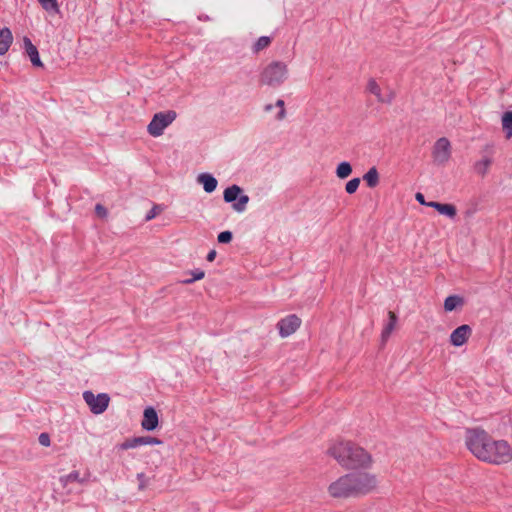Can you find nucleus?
<instances>
[{"instance_id": "34", "label": "nucleus", "mask_w": 512, "mask_h": 512, "mask_svg": "<svg viewBox=\"0 0 512 512\" xmlns=\"http://www.w3.org/2000/svg\"><path fill=\"white\" fill-rule=\"evenodd\" d=\"M38 440L42 446L48 447L50 445V436L47 433H41Z\"/></svg>"}, {"instance_id": "2", "label": "nucleus", "mask_w": 512, "mask_h": 512, "mask_svg": "<svg viewBox=\"0 0 512 512\" xmlns=\"http://www.w3.org/2000/svg\"><path fill=\"white\" fill-rule=\"evenodd\" d=\"M328 452L341 466L348 469L366 467L371 463V456L362 447L351 442H339Z\"/></svg>"}, {"instance_id": "8", "label": "nucleus", "mask_w": 512, "mask_h": 512, "mask_svg": "<svg viewBox=\"0 0 512 512\" xmlns=\"http://www.w3.org/2000/svg\"><path fill=\"white\" fill-rule=\"evenodd\" d=\"M432 157L437 165H445L451 157V144L446 137L439 138L432 149Z\"/></svg>"}, {"instance_id": "14", "label": "nucleus", "mask_w": 512, "mask_h": 512, "mask_svg": "<svg viewBox=\"0 0 512 512\" xmlns=\"http://www.w3.org/2000/svg\"><path fill=\"white\" fill-rule=\"evenodd\" d=\"M197 181L203 185V189L206 193L214 192L218 184L217 179L208 173L199 174Z\"/></svg>"}, {"instance_id": "13", "label": "nucleus", "mask_w": 512, "mask_h": 512, "mask_svg": "<svg viewBox=\"0 0 512 512\" xmlns=\"http://www.w3.org/2000/svg\"><path fill=\"white\" fill-rule=\"evenodd\" d=\"M142 428L147 431H153L158 426V415L153 407H147L144 410Z\"/></svg>"}, {"instance_id": "25", "label": "nucleus", "mask_w": 512, "mask_h": 512, "mask_svg": "<svg viewBox=\"0 0 512 512\" xmlns=\"http://www.w3.org/2000/svg\"><path fill=\"white\" fill-rule=\"evenodd\" d=\"M368 91L377 97L379 102H384V97L381 95V89L374 79H370L367 84Z\"/></svg>"}, {"instance_id": "36", "label": "nucleus", "mask_w": 512, "mask_h": 512, "mask_svg": "<svg viewBox=\"0 0 512 512\" xmlns=\"http://www.w3.org/2000/svg\"><path fill=\"white\" fill-rule=\"evenodd\" d=\"M415 198L421 205H427V202L425 201L424 195L422 193L418 192L415 195Z\"/></svg>"}, {"instance_id": "17", "label": "nucleus", "mask_w": 512, "mask_h": 512, "mask_svg": "<svg viewBox=\"0 0 512 512\" xmlns=\"http://www.w3.org/2000/svg\"><path fill=\"white\" fill-rule=\"evenodd\" d=\"M241 193L242 188L236 184H233L224 190L223 199L227 203H235Z\"/></svg>"}, {"instance_id": "1", "label": "nucleus", "mask_w": 512, "mask_h": 512, "mask_svg": "<svg viewBox=\"0 0 512 512\" xmlns=\"http://www.w3.org/2000/svg\"><path fill=\"white\" fill-rule=\"evenodd\" d=\"M465 443L469 451L481 461L500 465L512 459V449L508 442L493 439L481 428L467 429Z\"/></svg>"}, {"instance_id": "10", "label": "nucleus", "mask_w": 512, "mask_h": 512, "mask_svg": "<svg viewBox=\"0 0 512 512\" xmlns=\"http://www.w3.org/2000/svg\"><path fill=\"white\" fill-rule=\"evenodd\" d=\"M160 444H162V441L156 437L140 436V437H134L131 439H127L120 445V449L128 450V449L137 448V447L143 446V445H160Z\"/></svg>"}, {"instance_id": "18", "label": "nucleus", "mask_w": 512, "mask_h": 512, "mask_svg": "<svg viewBox=\"0 0 512 512\" xmlns=\"http://www.w3.org/2000/svg\"><path fill=\"white\" fill-rule=\"evenodd\" d=\"M367 186L374 188L379 184V173L376 167H371L363 176Z\"/></svg>"}, {"instance_id": "24", "label": "nucleus", "mask_w": 512, "mask_h": 512, "mask_svg": "<svg viewBox=\"0 0 512 512\" xmlns=\"http://www.w3.org/2000/svg\"><path fill=\"white\" fill-rule=\"evenodd\" d=\"M271 41L272 39L269 36L259 37L258 40L253 45V52L256 54L259 53L261 50L267 48L271 44Z\"/></svg>"}, {"instance_id": "26", "label": "nucleus", "mask_w": 512, "mask_h": 512, "mask_svg": "<svg viewBox=\"0 0 512 512\" xmlns=\"http://www.w3.org/2000/svg\"><path fill=\"white\" fill-rule=\"evenodd\" d=\"M438 212L442 215H445L449 218H454L457 214L456 207L452 204H443L441 203Z\"/></svg>"}, {"instance_id": "4", "label": "nucleus", "mask_w": 512, "mask_h": 512, "mask_svg": "<svg viewBox=\"0 0 512 512\" xmlns=\"http://www.w3.org/2000/svg\"><path fill=\"white\" fill-rule=\"evenodd\" d=\"M176 117L177 114L174 110L154 114L152 120L147 126L148 133L153 137L161 136L165 128H167L176 119Z\"/></svg>"}, {"instance_id": "35", "label": "nucleus", "mask_w": 512, "mask_h": 512, "mask_svg": "<svg viewBox=\"0 0 512 512\" xmlns=\"http://www.w3.org/2000/svg\"><path fill=\"white\" fill-rule=\"evenodd\" d=\"M95 213L97 214V216H99L101 218L106 217L108 214L107 209L101 204H97L95 206Z\"/></svg>"}, {"instance_id": "27", "label": "nucleus", "mask_w": 512, "mask_h": 512, "mask_svg": "<svg viewBox=\"0 0 512 512\" xmlns=\"http://www.w3.org/2000/svg\"><path fill=\"white\" fill-rule=\"evenodd\" d=\"M60 480L64 485H67L68 483L71 482L83 483V480L80 478V474L78 471H72L68 475L61 477Z\"/></svg>"}, {"instance_id": "16", "label": "nucleus", "mask_w": 512, "mask_h": 512, "mask_svg": "<svg viewBox=\"0 0 512 512\" xmlns=\"http://www.w3.org/2000/svg\"><path fill=\"white\" fill-rule=\"evenodd\" d=\"M388 316H389V321L385 325V327L383 328L382 333H381V339H382L383 343H385L388 340V338L390 337V335H391L392 331L394 330L395 325L397 323V316L394 312L389 311Z\"/></svg>"}, {"instance_id": "7", "label": "nucleus", "mask_w": 512, "mask_h": 512, "mask_svg": "<svg viewBox=\"0 0 512 512\" xmlns=\"http://www.w3.org/2000/svg\"><path fill=\"white\" fill-rule=\"evenodd\" d=\"M330 495L334 498H347L354 496L352 482L349 474L340 477L328 487Z\"/></svg>"}, {"instance_id": "6", "label": "nucleus", "mask_w": 512, "mask_h": 512, "mask_svg": "<svg viewBox=\"0 0 512 512\" xmlns=\"http://www.w3.org/2000/svg\"><path fill=\"white\" fill-rule=\"evenodd\" d=\"M83 399L89 406L91 412L96 415L103 413L107 409L110 402V397L108 394L99 393L95 395L92 391H84Z\"/></svg>"}, {"instance_id": "5", "label": "nucleus", "mask_w": 512, "mask_h": 512, "mask_svg": "<svg viewBox=\"0 0 512 512\" xmlns=\"http://www.w3.org/2000/svg\"><path fill=\"white\" fill-rule=\"evenodd\" d=\"M354 496L360 494H367L372 491L377 484L376 478L374 475L365 472H356L349 474Z\"/></svg>"}, {"instance_id": "40", "label": "nucleus", "mask_w": 512, "mask_h": 512, "mask_svg": "<svg viewBox=\"0 0 512 512\" xmlns=\"http://www.w3.org/2000/svg\"><path fill=\"white\" fill-rule=\"evenodd\" d=\"M441 203L439 202H434V201H431V202H427V205L428 207H432L434 208L435 210L438 211L439 207H440Z\"/></svg>"}, {"instance_id": "29", "label": "nucleus", "mask_w": 512, "mask_h": 512, "mask_svg": "<svg viewBox=\"0 0 512 512\" xmlns=\"http://www.w3.org/2000/svg\"><path fill=\"white\" fill-rule=\"evenodd\" d=\"M359 185H360V178H353L346 183L345 191L348 194H353L357 191Z\"/></svg>"}, {"instance_id": "20", "label": "nucleus", "mask_w": 512, "mask_h": 512, "mask_svg": "<svg viewBox=\"0 0 512 512\" xmlns=\"http://www.w3.org/2000/svg\"><path fill=\"white\" fill-rule=\"evenodd\" d=\"M492 164V160L489 157H484L480 161H477L474 164V170L477 174L484 176L488 172L490 165Z\"/></svg>"}, {"instance_id": "42", "label": "nucleus", "mask_w": 512, "mask_h": 512, "mask_svg": "<svg viewBox=\"0 0 512 512\" xmlns=\"http://www.w3.org/2000/svg\"><path fill=\"white\" fill-rule=\"evenodd\" d=\"M264 109H265V111L269 112V111H271L273 109V105L272 104H267Z\"/></svg>"}, {"instance_id": "22", "label": "nucleus", "mask_w": 512, "mask_h": 512, "mask_svg": "<svg viewBox=\"0 0 512 512\" xmlns=\"http://www.w3.org/2000/svg\"><path fill=\"white\" fill-rule=\"evenodd\" d=\"M502 127L506 134V137H512V111H507L503 114Z\"/></svg>"}, {"instance_id": "19", "label": "nucleus", "mask_w": 512, "mask_h": 512, "mask_svg": "<svg viewBox=\"0 0 512 512\" xmlns=\"http://www.w3.org/2000/svg\"><path fill=\"white\" fill-rule=\"evenodd\" d=\"M463 304V298L458 295L448 296L444 301V309L447 312H451L458 306Z\"/></svg>"}, {"instance_id": "21", "label": "nucleus", "mask_w": 512, "mask_h": 512, "mask_svg": "<svg viewBox=\"0 0 512 512\" xmlns=\"http://www.w3.org/2000/svg\"><path fill=\"white\" fill-rule=\"evenodd\" d=\"M352 173V166L349 162L343 161L338 164L336 168V176L339 179H346L349 177Z\"/></svg>"}, {"instance_id": "31", "label": "nucleus", "mask_w": 512, "mask_h": 512, "mask_svg": "<svg viewBox=\"0 0 512 512\" xmlns=\"http://www.w3.org/2000/svg\"><path fill=\"white\" fill-rule=\"evenodd\" d=\"M232 238H233L232 232L227 230V231L220 232L218 234L217 240L219 243L226 244V243L231 242Z\"/></svg>"}, {"instance_id": "33", "label": "nucleus", "mask_w": 512, "mask_h": 512, "mask_svg": "<svg viewBox=\"0 0 512 512\" xmlns=\"http://www.w3.org/2000/svg\"><path fill=\"white\" fill-rule=\"evenodd\" d=\"M159 210H160L159 206H158V205H154V206L152 207V209H151V210L146 214V216H145V220H146V221H150V220H152L153 218H155V217H156V215L158 214Z\"/></svg>"}, {"instance_id": "11", "label": "nucleus", "mask_w": 512, "mask_h": 512, "mask_svg": "<svg viewBox=\"0 0 512 512\" xmlns=\"http://www.w3.org/2000/svg\"><path fill=\"white\" fill-rule=\"evenodd\" d=\"M471 334V327L467 324H463L453 330L450 335V342L453 346L460 347L467 342Z\"/></svg>"}, {"instance_id": "38", "label": "nucleus", "mask_w": 512, "mask_h": 512, "mask_svg": "<svg viewBox=\"0 0 512 512\" xmlns=\"http://www.w3.org/2000/svg\"><path fill=\"white\" fill-rule=\"evenodd\" d=\"M216 257V251L215 250H211L208 254H207V261L209 262H212Z\"/></svg>"}, {"instance_id": "15", "label": "nucleus", "mask_w": 512, "mask_h": 512, "mask_svg": "<svg viewBox=\"0 0 512 512\" xmlns=\"http://www.w3.org/2000/svg\"><path fill=\"white\" fill-rule=\"evenodd\" d=\"M13 42V35L8 27L0 30V56L6 54Z\"/></svg>"}, {"instance_id": "12", "label": "nucleus", "mask_w": 512, "mask_h": 512, "mask_svg": "<svg viewBox=\"0 0 512 512\" xmlns=\"http://www.w3.org/2000/svg\"><path fill=\"white\" fill-rule=\"evenodd\" d=\"M25 53L30 58V61L35 67H43L37 47L32 43L31 39L27 36L23 38Z\"/></svg>"}, {"instance_id": "32", "label": "nucleus", "mask_w": 512, "mask_h": 512, "mask_svg": "<svg viewBox=\"0 0 512 512\" xmlns=\"http://www.w3.org/2000/svg\"><path fill=\"white\" fill-rule=\"evenodd\" d=\"M284 105H285V103H284V101L282 99H278L276 101V106L280 108V111H279V113L277 115V119L278 120H282V119L285 118L286 111H285Z\"/></svg>"}, {"instance_id": "41", "label": "nucleus", "mask_w": 512, "mask_h": 512, "mask_svg": "<svg viewBox=\"0 0 512 512\" xmlns=\"http://www.w3.org/2000/svg\"><path fill=\"white\" fill-rule=\"evenodd\" d=\"M394 93L393 92H390L389 95L384 98V102L383 103H391L394 99Z\"/></svg>"}, {"instance_id": "37", "label": "nucleus", "mask_w": 512, "mask_h": 512, "mask_svg": "<svg viewBox=\"0 0 512 512\" xmlns=\"http://www.w3.org/2000/svg\"><path fill=\"white\" fill-rule=\"evenodd\" d=\"M137 478L140 480V485H139V488L142 490L145 488V483H144V478H145V475L144 473H138L137 474Z\"/></svg>"}, {"instance_id": "23", "label": "nucleus", "mask_w": 512, "mask_h": 512, "mask_svg": "<svg viewBox=\"0 0 512 512\" xmlns=\"http://www.w3.org/2000/svg\"><path fill=\"white\" fill-rule=\"evenodd\" d=\"M249 196L246 194H240L237 198V201L233 203L232 207L233 209L238 212L242 213L246 210V205L249 202Z\"/></svg>"}, {"instance_id": "28", "label": "nucleus", "mask_w": 512, "mask_h": 512, "mask_svg": "<svg viewBox=\"0 0 512 512\" xmlns=\"http://www.w3.org/2000/svg\"><path fill=\"white\" fill-rule=\"evenodd\" d=\"M46 11H58V4L56 0H37Z\"/></svg>"}, {"instance_id": "3", "label": "nucleus", "mask_w": 512, "mask_h": 512, "mask_svg": "<svg viewBox=\"0 0 512 512\" xmlns=\"http://www.w3.org/2000/svg\"><path fill=\"white\" fill-rule=\"evenodd\" d=\"M288 78V67L282 61L269 63L260 74V83L269 87H279Z\"/></svg>"}, {"instance_id": "9", "label": "nucleus", "mask_w": 512, "mask_h": 512, "mask_svg": "<svg viewBox=\"0 0 512 512\" xmlns=\"http://www.w3.org/2000/svg\"><path fill=\"white\" fill-rule=\"evenodd\" d=\"M301 325V319L295 314L288 315L281 319L277 326L281 337H288L293 334Z\"/></svg>"}, {"instance_id": "39", "label": "nucleus", "mask_w": 512, "mask_h": 512, "mask_svg": "<svg viewBox=\"0 0 512 512\" xmlns=\"http://www.w3.org/2000/svg\"><path fill=\"white\" fill-rule=\"evenodd\" d=\"M441 203L439 202H434V201H431V202H427V205L428 207H432L434 208L435 210L438 211L439 207H440Z\"/></svg>"}, {"instance_id": "30", "label": "nucleus", "mask_w": 512, "mask_h": 512, "mask_svg": "<svg viewBox=\"0 0 512 512\" xmlns=\"http://www.w3.org/2000/svg\"><path fill=\"white\" fill-rule=\"evenodd\" d=\"M191 274L192 278L183 280L184 284H192L197 280H201L205 276L204 271L200 269H195L194 271L191 272Z\"/></svg>"}]
</instances>
